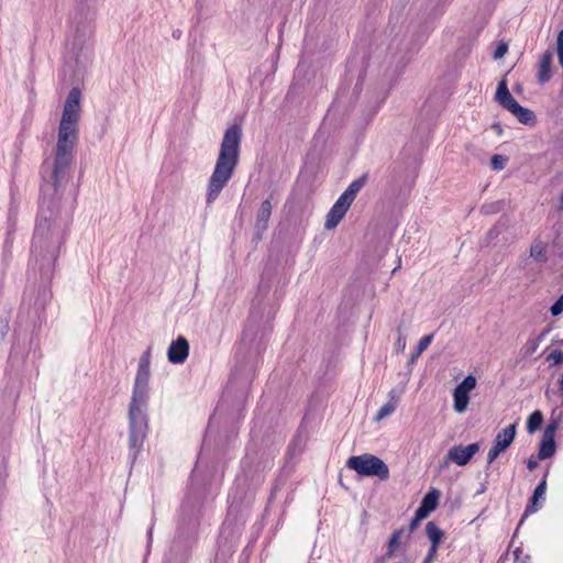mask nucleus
Listing matches in <instances>:
<instances>
[{
	"mask_svg": "<svg viewBox=\"0 0 563 563\" xmlns=\"http://www.w3.org/2000/svg\"><path fill=\"white\" fill-rule=\"evenodd\" d=\"M515 562L514 563H530V555L523 554L520 548L514 551Z\"/></svg>",
	"mask_w": 563,
	"mask_h": 563,
	"instance_id": "obj_31",
	"label": "nucleus"
},
{
	"mask_svg": "<svg viewBox=\"0 0 563 563\" xmlns=\"http://www.w3.org/2000/svg\"><path fill=\"white\" fill-rule=\"evenodd\" d=\"M433 333H430V334H427L424 336H422L417 346H416V350L415 352L411 354L408 363H407V367L408 369L411 372L412 369V366L415 365V363L417 362V360L419 358V356L428 349V346L432 343V340H433Z\"/></svg>",
	"mask_w": 563,
	"mask_h": 563,
	"instance_id": "obj_15",
	"label": "nucleus"
},
{
	"mask_svg": "<svg viewBox=\"0 0 563 563\" xmlns=\"http://www.w3.org/2000/svg\"><path fill=\"white\" fill-rule=\"evenodd\" d=\"M189 354V343L184 336L173 341L167 350L168 361L173 364H183Z\"/></svg>",
	"mask_w": 563,
	"mask_h": 563,
	"instance_id": "obj_11",
	"label": "nucleus"
},
{
	"mask_svg": "<svg viewBox=\"0 0 563 563\" xmlns=\"http://www.w3.org/2000/svg\"><path fill=\"white\" fill-rule=\"evenodd\" d=\"M242 130L231 125L223 134L219 155L207 185L206 202L211 205L232 178L239 164Z\"/></svg>",
	"mask_w": 563,
	"mask_h": 563,
	"instance_id": "obj_3",
	"label": "nucleus"
},
{
	"mask_svg": "<svg viewBox=\"0 0 563 563\" xmlns=\"http://www.w3.org/2000/svg\"><path fill=\"white\" fill-rule=\"evenodd\" d=\"M368 180V173L354 179L349 187L341 194L327 214L324 227L330 230L335 228L346 214L354 199Z\"/></svg>",
	"mask_w": 563,
	"mask_h": 563,
	"instance_id": "obj_5",
	"label": "nucleus"
},
{
	"mask_svg": "<svg viewBox=\"0 0 563 563\" xmlns=\"http://www.w3.org/2000/svg\"><path fill=\"white\" fill-rule=\"evenodd\" d=\"M81 91H69L58 126L55 157L52 169L42 172L40 209L33 233L29 274L44 285L34 301L36 311L44 310L52 298L46 285L52 280L55 264L65 242L73 219L76 197L65 199L64 190L71 177L74 148L78 141Z\"/></svg>",
	"mask_w": 563,
	"mask_h": 563,
	"instance_id": "obj_1",
	"label": "nucleus"
},
{
	"mask_svg": "<svg viewBox=\"0 0 563 563\" xmlns=\"http://www.w3.org/2000/svg\"><path fill=\"white\" fill-rule=\"evenodd\" d=\"M426 533L431 542V547L439 549L444 532L433 521H429L426 525Z\"/></svg>",
	"mask_w": 563,
	"mask_h": 563,
	"instance_id": "obj_16",
	"label": "nucleus"
},
{
	"mask_svg": "<svg viewBox=\"0 0 563 563\" xmlns=\"http://www.w3.org/2000/svg\"><path fill=\"white\" fill-rule=\"evenodd\" d=\"M552 316H559L563 311V295L551 306L550 308Z\"/></svg>",
	"mask_w": 563,
	"mask_h": 563,
	"instance_id": "obj_32",
	"label": "nucleus"
},
{
	"mask_svg": "<svg viewBox=\"0 0 563 563\" xmlns=\"http://www.w3.org/2000/svg\"><path fill=\"white\" fill-rule=\"evenodd\" d=\"M405 388H406L405 385H400V386H397V387L393 388L388 393V401L394 404L395 406H397L399 400H400L401 395L405 391Z\"/></svg>",
	"mask_w": 563,
	"mask_h": 563,
	"instance_id": "obj_23",
	"label": "nucleus"
},
{
	"mask_svg": "<svg viewBox=\"0 0 563 563\" xmlns=\"http://www.w3.org/2000/svg\"><path fill=\"white\" fill-rule=\"evenodd\" d=\"M558 427L559 423L556 420H551L547 424L538 453L539 460H547L554 455L556 449L554 438Z\"/></svg>",
	"mask_w": 563,
	"mask_h": 563,
	"instance_id": "obj_8",
	"label": "nucleus"
},
{
	"mask_svg": "<svg viewBox=\"0 0 563 563\" xmlns=\"http://www.w3.org/2000/svg\"><path fill=\"white\" fill-rule=\"evenodd\" d=\"M475 385L476 378L473 375H468L456 386V388L468 394L475 387Z\"/></svg>",
	"mask_w": 563,
	"mask_h": 563,
	"instance_id": "obj_25",
	"label": "nucleus"
},
{
	"mask_svg": "<svg viewBox=\"0 0 563 563\" xmlns=\"http://www.w3.org/2000/svg\"><path fill=\"white\" fill-rule=\"evenodd\" d=\"M396 408H397V406H395L394 404L387 401L384 406L380 407V409L376 413L375 420L376 421L383 420L384 418H386L389 415H391L396 410Z\"/></svg>",
	"mask_w": 563,
	"mask_h": 563,
	"instance_id": "obj_22",
	"label": "nucleus"
},
{
	"mask_svg": "<svg viewBox=\"0 0 563 563\" xmlns=\"http://www.w3.org/2000/svg\"><path fill=\"white\" fill-rule=\"evenodd\" d=\"M197 519H189L186 523L181 521L177 533L165 554L164 563H188L191 558V549L197 533Z\"/></svg>",
	"mask_w": 563,
	"mask_h": 563,
	"instance_id": "obj_4",
	"label": "nucleus"
},
{
	"mask_svg": "<svg viewBox=\"0 0 563 563\" xmlns=\"http://www.w3.org/2000/svg\"><path fill=\"white\" fill-rule=\"evenodd\" d=\"M230 498H232V501L229 506V514H231L233 510H235L238 508V505L235 503L236 497L230 494Z\"/></svg>",
	"mask_w": 563,
	"mask_h": 563,
	"instance_id": "obj_42",
	"label": "nucleus"
},
{
	"mask_svg": "<svg viewBox=\"0 0 563 563\" xmlns=\"http://www.w3.org/2000/svg\"><path fill=\"white\" fill-rule=\"evenodd\" d=\"M507 52H508V43L499 42L493 56L495 59H499V58L504 57Z\"/></svg>",
	"mask_w": 563,
	"mask_h": 563,
	"instance_id": "obj_30",
	"label": "nucleus"
},
{
	"mask_svg": "<svg viewBox=\"0 0 563 563\" xmlns=\"http://www.w3.org/2000/svg\"><path fill=\"white\" fill-rule=\"evenodd\" d=\"M548 360L553 361V364H560L563 362V352L560 350H554L550 353Z\"/></svg>",
	"mask_w": 563,
	"mask_h": 563,
	"instance_id": "obj_33",
	"label": "nucleus"
},
{
	"mask_svg": "<svg viewBox=\"0 0 563 563\" xmlns=\"http://www.w3.org/2000/svg\"><path fill=\"white\" fill-rule=\"evenodd\" d=\"M419 522H420V520H417L416 517L412 518V520L410 521V525L408 527V534H411L415 531V529L417 528Z\"/></svg>",
	"mask_w": 563,
	"mask_h": 563,
	"instance_id": "obj_40",
	"label": "nucleus"
},
{
	"mask_svg": "<svg viewBox=\"0 0 563 563\" xmlns=\"http://www.w3.org/2000/svg\"><path fill=\"white\" fill-rule=\"evenodd\" d=\"M543 421V415L540 410L533 411L527 421V431L529 433L536 432L542 424Z\"/></svg>",
	"mask_w": 563,
	"mask_h": 563,
	"instance_id": "obj_20",
	"label": "nucleus"
},
{
	"mask_svg": "<svg viewBox=\"0 0 563 563\" xmlns=\"http://www.w3.org/2000/svg\"><path fill=\"white\" fill-rule=\"evenodd\" d=\"M538 347V343L534 340H529L526 344L527 353H533Z\"/></svg>",
	"mask_w": 563,
	"mask_h": 563,
	"instance_id": "obj_39",
	"label": "nucleus"
},
{
	"mask_svg": "<svg viewBox=\"0 0 563 563\" xmlns=\"http://www.w3.org/2000/svg\"><path fill=\"white\" fill-rule=\"evenodd\" d=\"M516 437V424H509L508 427L500 430L495 439L494 446L504 452L507 448L510 446Z\"/></svg>",
	"mask_w": 563,
	"mask_h": 563,
	"instance_id": "obj_14",
	"label": "nucleus"
},
{
	"mask_svg": "<svg viewBox=\"0 0 563 563\" xmlns=\"http://www.w3.org/2000/svg\"><path fill=\"white\" fill-rule=\"evenodd\" d=\"M558 209H559L560 211H563V190H562V194H561V196H560V200H559V207H558Z\"/></svg>",
	"mask_w": 563,
	"mask_h": 563,
	"instance_id": "obj_43",
	"label": "nucleus"
},
{
	"mask_svg": "<svg viewBox=\"0 0 563 563\" xmlns=\"http://www.w3.org/2000/svg\"><path fill=\"white\" fill-rule=\"evenodd\" d=\"M559 390H560L561 395L563 396V373L559 380Z\"/></svg>",
	"mask_w": 563,
	"mask_h": 563,
	"instance_id": "obj_44",
	"label": "nucleus"
},
{
	"mask_svg": "<svg viewBox=\"0 0 563 563\" xmlns=\"http://www.w3.org/2000/svg\"><path fill=\"white\" fill-rule=\"evenodd\" d=\"M404 531H405V529L400 528V529L394 531L393 534L390 536L389 542H388L387 556H391V554L396 550Z\"/></svg>",
	"mask_w": 563,
	"mask_h": 563,
	"instance_id": "obj_21",
	"label": "nucleus"
},
{
	"mask_svg": "<svg viewBox=\"0 0 563 563\" xmlns=\"http://www.w3.org/2000/svg\"><path fill=\"white\" fill-rule=\"evenodd\" d=\"M396 351L402 353L406 349V339L401 334L398 335L395 342Z\"/></svg>",
	"mask_w": 563,
	"mask_h": 563,
	"instance_id": "obj_35",
	"label": "nucleus"
},
{
	"mask_svg": "<svg viewBox=\"0 0 563 563\" xmlns=\"http://www.w3.org/2000/svg\"><path fill=\"white\" fill-rule=\"evenodd\" d=\"M506 162L507 159L503 155H494L492 157V167L493 169L500 170L505 167Z\"/></svg>",
	"mask_w": 563,
	"mask_h": 563,
	"instance_id": "obj_29",
	"label": "nucleus"
},
{
	"mask_svg": "<svg viewBox=\"0 0 563 563\" xmlns=\"http://www.w3.org/2000/svg\"><path fill=\"white\" fill-rule=\"evenodd\" d=\"M431 512L423 508L421 505L418 507V509L416 510V514H415V517L417 518V520H422L424 518H427Z\"/></svg>",
	"mask_w": 563,
	"mask_h": 563,
	"instance_id": "obj_36",
	"label": "nucleus"
},
{
	"mask_svg": "<svg viewBox=\"0 0 563 563\" xmlns=\"http://www.w3.org/2000/svg\"><path fill=\"white\" fill-rule=\"evenodd\" d=\"M479 444L471 443L466 446L453 445L446 453V461L453 462L459 466L466 465L472 457L478 452Z\"/></svg>",
	"mask_w": 563,
	"mask_h": 563,
	"instance_id": "obj_9",
	"label": "nucleus"
},
{
	"mask_svg": "<svg viewBox=\"0 0 563 563\" xmlns=\"http://www.w3.org/2000/svg\"><path fill=\"white\" fill-rule=\"evenodd\" d=\"M503 209V202L501 201H495L490 203H484L481 208L482 213L484 214H493L497 213Z\"/></svg>",
	"mask_w": 563,
	"mask_h": 563,
	"instance_id": "obj_24",
	"label": "nucleus"
},
{
	"mask_svg": "<svg viewBox=\"0 0 563 563\" xmlns=\"http://www.w3.org/2000/svg\"><path fill=\"white\" fill-rule=\"evenodd\" d=\"M137 369H151V349L141 355Z\"/></svg>",
	"mask_w": 563,
	"mask_h": 563,
	"instance_id": "obj_27",
	"label": "nucleus"
},
{
	"mask_svg": "<svg viewBox=\"0 0 563 563\" xmlns=\"http://www.w3.org/2000/svg\"><path fill=\"white\" fill-rule=\"evenodd\" d=\"M500 453H501V451L493 445L487 454V463L492 464L498 457V455Z\"/></svg>",
	"mask_w": 563,
	"mask_h": 563,
	"instance_id": "obj_34",
	"label": "nucleus"
},
{
	"mask_svg": "<svg viewBox=\"0 0 563 563\" xmlns=\"http://www.w3.org/2000/svg\"><path fill=\"white\" fill-rule=\"evenodd\" d=\"M346 467L362 476H376L382 481L389 478V468L386 463L369 453L351 456L346 461Z\"/></svg>",
	"mask_w": 563,
	"mask_h": 563,
	"instance_id": "obj_6",
	"label": "nucleus"
},
{
	"mask_svg": "<svg viewBox=\"0 0 563 563\" xmlns=\"http://www.w3.org/2000/svg\"><path fill=\"white\" fill-rule=\"evenodd\" d=\"M223 406H224V399H222V401L219 404V406L217 407L216 413H213L209 420V424H208L206 435H205V443L211 438L212 432H213L212 429H213V424L216 421V416L218 412H220L222 410Z\"/></svg>",
	"mask_w": 563,
	"mask_h": 563,
	"instance_id": "obj_26",
	"label": "nucleus"
},
{
	"mask_svg": "<svg viewBox=\"0 0 563 563\" xmlns=\"http://www.w3.org/2000/svg\"><path fill=\"white\" fill-rule=\"evenodd\" d=\"M547 475H548V472L545 473L542 481L534 488L532 497L530 498V501L525 509V512L519 521V525H518L516 531H518V529L520 528L522 522L528 518V516L537 512L539 509L542 508L543 501H544V495H545V490H547ZM516 534H517V532H515L514 537H516Z\"/></svg>",
	"mask_w": 563,
	"mask_h": 563,
	"instance_id": "obj_10",
	"label": "nucleus"
},
{
	"mask_svg": "<svg viewBox=\"0 0 563 563\" xmlns=\"http://www.w3.org/2000/svg\"><path fill=\"white\" fill-rule=\"evenodd\" d=\"M530 256L537 262L543 263L547 261V245L541 241H536L530 247Z\"/></svg>",
	"mask_w": 563,
	"mask_h": 563,
	"instance_id": "obj_19",
	"label": "nucleus"
},
{
	"mask_svg": "<svg viewBox=\"0 0 563 563\" xmlns=\"http://www.w3.org/2000/svg\"><path fill=\"white\" fill-rule=\"evenodd\" d=\"M554 52L552 48H548L541 56L538 63L537 79L538 82L543 85L552 78V63Z\"/></svg>",
	"mask_w": 563,
	"mask_h": 563,
	"instance_id": "obj_12",
	"label": "nucleus"
},
{
	"mask_svg": "<svg viewBox=\"0 0 563 563\" xmlns=\"http://www.w3.org/2000/svg\"><path fill=\"white\" fill-rule=\"evenodd\" d=\"M151 369H137L131 401L129 405V454L131 465H133L143 450V444L147 435L148 420L146 407L148 401V383Z\"/></svg>",
	"mask_w": 563,
	"mask_h": 563,
	"instance_id": "obj_2",
	"label": "nucleus"
},
{
	"mask_svg": "<svg viewBox=\"0 0 563 563\" xmlns=\"http://www.w3.org/2000/svg\"><path fill=\"white\" fill-rule=\"evenodd\" d=\"M498 234H499V230H498V228H497V227H494V228H492V229L488 231V236H489L490 239H495V238H497V236H498Z\"/></svg>",
	"mask_w": 563,
	"mask_h": 563,
	"instance_id": "obj_41",
	"label": "nucleus"
},
{
	"mask_svg": "<svg viewBox=\"0 0 563 563\" xmlns=\"http://www.w3.org/2000/svg\"><path fill=\"white\" fill-rule=\"evenodd\" d=\"M453 399H454L455 411L463 412L468 405L470 396L464 390H461L455 387V389L453 391Z\"/></svg>",
	"mask_w": 563,
	"mask_h": 563,
	"instance_id": "obj_17",
	"label": "nucleus"
},
{
	"mask_svg": "<svg viewBox=\"0 0 563 563\" xmlns=\"http://www.w3.org/2000/svg\"><path fill=\"white\" fill-rule=\"evenodd\" d=\"M440 493L437 489L428 492L421 500V506L432 512L439 504Z\"/></svg>",
	"mask_w": 563,
	"mask_h": 563,
	"instance_id": "obj_18",
	"label": "nucleus"
},
{
	"mask_svg": "<svg viewBox=\"0 0 563 563\" xmlns=\"http://www.w3.org/2000/svg\"><path fill=\"white\" fill-rule=\"evenodd\" d=\"M495 99L504 109L514 114L520 123L530 126L537 123V118L533 111L520 106L516 101V99L510 93L505 79L498 84Z\"/></svg>",
	"mask_w": 563,
	"mask_h": 563,
	"instance_id": "obj_7",
	"label": "nucleus"
},
{
	"mask_svg": "<svg viewBox=\"0 0 563 563\" xmlns=\"http://www.w3.org/2000/svg\"><path fill=\"white\" fill-rule=\"evenodd\" d=\"M556 54H558L560 66L563 68V29L558 34Z\"/></svg>",
	"mask_w": 563,
	"mask_h": 563,
	"instance_id": "obj_28",
	"label": "nucleus"
},
{
	"mask_svg": "<svg viewBox=\"0 0 563 563\" xmlns=\"http://www.w3.org/2000/svg\"><path fill=\"white\" fill-rule=\"evenodd\" d=\"M437 554H438V549L430 547V549L423 560V563H432V561L435 559Z\"/></svg>",
	"mask_w": 563,
	"mask_h": 563,
	"instance_id": "obj_37",
	"label": "nucleus"
},
{
	"mask_svg": "<svg viewBox=\"0 0 563 563\" xmlns=\"http://www.w3.org/2000/svg\"><path fill=\"white\" fill-rule=\"evenodd\" d=\"M271 214L272 202L271 199L267 198L262 202L256 216L255 230L258 235H261L267 229Z\"/></svg>",
	"mask_w": 563,
	"mask_h": 563,
	"instance_id": "obj_13",
	"label": "nucleus"
},
{
	"mask_svg": "<svg viewBox=\"0 0 563 563\" xmlns=\"http://www.w3.org/2000/svg\"><path fill=\"white\" fill-rule=\"evenodd\" d=\"M526 465H527V468L529 471H533L534 468L538 467V459L534 457V456H530L527 462H526Z\"/></svg>",
	"mask_w": 563,
	"mask_h": 563,
	"instance_id": "obj_38",
	"label": "nucleus"
}]
</instances>
